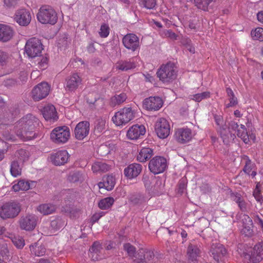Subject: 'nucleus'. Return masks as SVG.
Instances as JSON below:
<instances>
[{
    "instance_id": "f257e3e1",
    "label": "nucleus",
    "mask_w": 263,
    "mask_h": 263,
    "mask_svg": "<svg viewBox=\"0 0 263 263\" xmlns=\"http://www.w3.org/2000/svg\"><path fill=\"white\" fill-rule=\"evenodd\" d=\"M39 120L34 116L28 114L21 118L15 126L16 135L24 140H30L35 138L34 129L39 125Z\"/></svg>"
},
{
    "instance_id": "f03ea898",
    "label": "nucleus",
    "mask_w": 263,
    "mask_h": 263,
    "mask_svg": "<svg viewBox=\"0 0 263 263\" xmlns=\"http://www.w3.org/2000/svg\"><path fill=\"white\" fill-rule=\"evenodd\" d=\"M123 249L129 256L135 258L134 263H151L154 257L153 252L149 250L141 248L136 252V248L129 243H124Z\"/></svg>"
},
{
    "instance_id": "7ed1b4c3",
    "label": "nucleus",
    "mask_w": 263,
    "mask_h": 263,
    "mask_svg": "<svg viewBox=\"0 0 263 263\" xmlns=\"http://www.w3.org/2000/svg\"><path fill=\"white\" fill-rule=\"evenodd\" d=\"M37 18L42 24L54 25L57 22L58 16L55 11L51 6L44 5L40 8Z\"/></svg>"
},
{
    "instance_id": "20e7f679",
    "label": "nucleus",
    "mask_w": 263,
    "mask_h": 263,
    "mask_svg": "<svg viewBox=\"0 0 263 263\" xmlns=\"http://www.w3.org/2000/svg\"><path fill=\"white\" fill-rule=\"evenodd\" d=\"M157 77L164 83H170L174 80L177 76L175 65L168 62L162 65L157 72Z\"/></svg>"
},
{
    "instance_id": "39448f33",
    "label": "nucleus",
    "mask_w": 263,
    "mask_h": 263,
    "mask_svg": "<svg viewBox=\"0 0 263 263\" xmlns=\"http://www.w3.org/2000/svg\"><path fill=\"white\" fill-rule=\"evenodd\" d=\"M69 128L66 126L54 128L50 133L51 141L56 144H64L70 138Z\"/></svg>"
},
{
    "instance_id": "423d86ee",
    "label": "nucleus",
    "mask_w": 263,
    "mask_h": 263,
    "mask_svg": "<svg viewBox=\"0 0 263 263\" xmlns=\"http://www.w3.org/2000/svg\"><path fill=\"white\" fill-rule=\"evenodd\" d=\"M134 118V112L132 108L124 107L116 112L112 120L116 125L120 126L127 123Z\"/></svg>"
},
{
    "instance_id": "0eeeda50",
    "label": "nucleus",
    "mask_w": 263,
    "mask_h": 263,
    "mask_svg": "<svg viewBox=\"0 0 263 263\" xmlns=\"http://www.w3.org/2000/svg\"><path fill=\"white\" fill-rule=\"evenodd\" d=\"M25 48L28 56L32 58L37 57L41 54L43 50V45L39 39L33 37L28 40Z\"/></svg>"
},
{
    "instance_id": "6e6552de",
    "label": "nucleus",
    "mask_w": 263,
    "mask_h": 263,
    "mask_svg": "<svg viewBox=\"0 0 263 263\" xmlns=\"http://www.w3.org/2000/svg\"><path fill=\"white\" fill-rule=\"evenodd\" d=\"M245 260L248 262L256 263L263 259V242H260L254 246L251 253H242Z\"/></svg>"
},
{
    "instance_id": "1a4fd4ad",
    "label": "nucleus",
    "mask_w": 263,
    "mask_h": 263,
    "mask_svg": "<svg viewBox=\"0 0 263 263\" xmlns=\"http://www.w3.org/2000/svg\"><path fill=\"white\" fill-rule=\"evenodd\" d=\"M21 211L18 204L6 203L0 207V217L3 219L12 218L18 215Z\"/></svg>"
},
{
    "instance_id": "9d476101",
    "label": "nucleus",
    "mask_w": 263,
    "mask_h": 263,
    "mask_svg": "<svg viewBox=\"0 0 263 263\" xmlns=\"http://www.w3.org/2000/svg\"><path fill=\"white\" fill-rule=\"evenodd\" d=\"M155 130L159 138H167L170 134V125L168 122L163 118L158 119L155 124Z\"/></svg>"
},
{
    "instance_id": "9b49d317",
    "label": "nucleus",
    "mask_w": 263,
    "mask_h": 263,
    "mask_svg": "<svg viewBox=\"0 0 263 263\" xmlns=\"http://www.w3.org/2000/svg\"><path fill=\"white\" fill-rule=\"evenodd\" d=\"M37 222V217L33 214L22 216L19 220L20 227L22 230L32 231L34 229Z\"/></svg>"
},
{
    "instance_id": "f8f14e48",
    "label": "nucleus",
    "mask_w": 263,
    "mask_h": 263,
    "mask_svg": "<svg viewBox=\"0 0 263 263\" xmlns=\"http://www.w3.org/2000/svg\"><path fill=\"white\" fill-rule=\"evenodd\" d=\"M166 167V159L160 156L154 157L149 162L148 167L151 172L158 174L163 172Z\"/></svg>"
},
{
    "instance_id": "ddd939ff",
    "label": "nucleus",
    "mask_w": 263,
    "mask_h": 263,
    "mask_svg": "<svg viewBox=\"0 0 263 263\" xmlns=\"http://www.w3.org/2000/svg\"><path fill=\"white\" fill-rule=\"evenodd\" d=\"M50 87L46 82H42L35 86L32 90V98L39 101L46 97L49 92Z\"/></svg>"
},
{
    "instance_id": "4468645a",
    "label": "nucleus",
    "mask_w": 263,
    "mask_h": 263,
    "mask_svg": "<svg viewBox=\"0 0 263 263\" xmlns=\"http://www.w3.org/2000/svg\"><path fill=\"white\" fill-rule=\"evenodd\" d=\"M124 47L128 50L135 51L140 47L139 37L134 33H128L122 39Z\"/></svg>"
},
{
    "instance_id": "2eb2a0df",
    "label": "nucleus",
    "mask_w": 263,
    "mask_h": 263,
    "mask_svg": "<svg viewBox=\"0 0 263 263\" xmlns=\"http://www.w3.org/2000/svg\"><path fill=\"white\" fill-rule=\"evenodd\" d=\"M210 252L214 259L217 262L223 261L227 253L223 246L217 242L212 243Z\"/></svg>"
},
{
    "instance_id": "dca6fc26",
    "label": "nucleus",
    "mask_w": 263,
    "mask_h": 263,
    "mask_svg": "<svg viewBox=\"0 0 263 263\" xmlns=\"http://www.w3.org/2000/svg\"><path fill=\"white\" fill-rule=\"evenodd\" d=\"M14 20L20 25L26 26L31 20L30 12L25 9L17 10L15 13Z\"/></svg>"
},
{
    "instance_id": "f3484780",
    "label": "nucleus",
    "mask_w": 263,
    "mask_h": 263,
    "mask_svg": "<svg viewBox=\"0 0 263 263\" xmlns=\"http://www.w3.org/2000/svg\"><path fill=\"white\" fill-rule=\"evenodd\" d=\"M89 122L83 121L79 122L74 129L75 137L78 140H83L89 134L90 129Z\"/></svg>"
},
{
    "instance_id": "a211bd4d",
    "label": "nucleus",
    "mask_w": 263,
    "mask_h": 263,
    "mask_svg": "<svg viewBox=\"0 0 263 263\" xmlns=\"http://www.w3.org/2000/svg\"><path fill=\"white\" fill-rule=\"evenodd\" d=\"M69 158L68 153L66 150L59 151L52 154L50 160L55 165H61L67 163Z\"/></svg>"
},
{
    "instance_id": "6ab92c4d",
    "label": "nucleus",
    "mask_w": 263,
    "mask_h": 263,
    "mask_svg": "<svg viewBox=\"0 0 263 263\" xmlns=\"http://www.w3.org/2000/svg\"><path fill=\"white\" fill-rule=\"evenodd\" d=\"M145 108L149 110H158L163 105L162 99L158 97H151L143 102Z\"/></svg>"
},
{
    "instance_id": "aec40b11",
    "label": "nucleus",
    "mask_w": 263,
    "mask_h": 263,
    "mask_svg": "<svg viewBox=\"0 0 263 263\" xmlns=\"http://www.w3.org/2000/svg\"><path fill=\"white\" fill-rule=\"evenodd\" d=\"M145 133V128L143 125L135 124L127 131V137L130 140H136Z\"/></svg>"
},
{
    "instance_id": "412c9836",
    "label": "nucleus",
    "mask_w": 263,
    "mask_h": 263,
    "mask_svg": "<svg viewBox=\"0 0 263 263\" xmlns=\"http://www.w3.org/2000/svg\"><path fill=\"white\" fill-rule=\"evenodd\" d=\"M177 140L181 143L189 142L192 138L191 130L189 128L178 129L175 133Z\"/></svg>"
},
{
    "instance_id": "4be33fe9",
    "label": "nucleus",
    "mask_w": 263,
    "mask_h": 263,
    "mask_svg": "<svg viewBox=\"0 0 263 263\" xmlns=\"http://www.w3.org/2000/svg\"><path fill=\"white\" fill-rule=\"evenodd\" d=\"M82 79L77 73H73L67 80L66 88L69 91L76 90L81 84Z\"/></svg>"
},
{
    "instance_id": "5701e85b",
    "label": "nucleus",
    "mask_w": 263,
    "mask_h": 263,
    "mask_svg": "<svg viewBox=\"0 0 263 263\" xmlns=\"http://www.w3.org/2000/svg\"><path fill=\"white\" fill-rule=\"evenodd\" d=\"M141 171V165L138 163H133L124 169V174L128 178L132 179L137 177Z\"/></svg>"
},
{
    "instance_id": "b1692460",
    "label": "nucleus",
    "mask_w": 263,
    "mask_h": 263,
    "mask_svg": "<svg viewBox=\"0 0 263 263\" xmlns=\"http://www.w3.org/2000/svg\"><path fill=\"white\" fill-rule=\"evenodd\" d=\"M13 35V31L9 26L0 24V41L6 42L9 41Z\"/></svg>"
},
{
    "instance_id": "393cba45",
    "label": "nucleus",
    "mask_w": 263,
    "mask_h": 263,
    "mask_svg": "<svg viewBox=\"0 0 263 263\" xmlns=\"http://www.w3.org/2000/svg\"><path fill=\"white\" fill-rule=\"evenodd\" d=\"M42 113L43 117L47 121H55L58 118L55 108L53 105L45 106L43 108Z\"/></svg>"
},
{
    "instance_id": "a878e982",
    "label": "nucleus",
    "mask_w": 263,
    "mask_h": 263,
    "mask_svg": "<svg viewBox=\"0 0 263 263\" xmlns=\"http://www.w3.org/2000/svg\"><path fill=\"white\" fill-rule=\"evenodd\" d=\"M115 184V179L111 175L104 176L102 179V181L98 183V186L100 189L104 188L107 191L111 190Z\"/></svg>"
},
{
    "instance_id": "bb28decb",
    "label": "nucleus",
    "mask_w": 263,
    "mask_h": 263,
    "mask_svg": "<svg viewBox=\"0 0 263 263\" xmlns=\"http://www.w3.org/2000/svg\"><path fill=\"white\" fill-rule=\"evenodd\" d=\"M9 55L7 52L0 50V76L7 73L6 68L9 62Z\"/></svg>"
},
{
    "instance_id": "cd10ccee",
    "label": "nucleus",
    "mask_w": 263,
    "mask_h": 263,
    "mask_svg": "<svg viewBox=\"0 0 263 263\" xmlns=\"http://www.w3.org/2000/svg\"><path fill=\"white\" fill-rule=\"evenodd\" d=\"M154 155L153 149L149 147H143L137 155V160L141 162H145Z\"/></svg>"
},
{
    "instance_id": "c85d7f7f",
    "label": "nucleus",
    "mask_w": 263,
    "mask_h": 263,
    "mask_svg": "<svg viewBox=\"0 0 263 263\" xmlns=\"http://www.w3.org/2000/svg\"><path fill=\"white\" fill-rule=\"evenodd\" d=\"M218 132L223 143L226 145L232 142L236 137L234 134L230 133L227 127L226 128H222L221 129H219Z\"/></svg>"
},
{
    "instance_id": "c756f323",
    "label": "nucleus",
    "mask_w": 263,
    "mask_h": 263,
    "mask_svg": "<svg viewBox=\"0 0 263 263\" xmlns=\"http://www.w3.org/2000/svg\"><path fill=\"white\" fill-rule=\"evenodd\" d=\"M38 211L44 215L53 213L56 209V206L51 203H44L40 204L37 208Z\"/></svg>"
},
{
    "instance_id": "7c9ffc66",
    "label": "nucleus",
    "mask_w": 263,
    "mask_h": 263,
    "mask_svg": "<svg viewBox=\"0 0 263 263\" xmlns=\"http://www.w3.org/2000/svg\"><path fill=\"white\" fill-rule=\"evenodd\" d=\"M116 69L122 70L127 71L136 67V64L134 62L130 61H120L116 66Z\"/></svg>"
},
{
    "instance_id": "2f4dec72",
    "label": "nucleus",
    "mask_w": 263,
    "mask_h": 263,
    "mask_svg": "<svg viewBox=\"0 0 263 263\" xmlns=\"http://www.w3.org/2000/svg\"><path fill=\"white\" fill-rule=\"evenodd\" d=\"M30 250L32 254L36 256L44 255L46 252L45 248L38 243H34L30 246Z\"/></svg>"
},
{
    "instance_id": "473e14b6",
    "label": "nucleus",
    "mask_w": 263,
    "mask_h": 263,
    "mask_svg": "<svg viewBox=\"0 0 263 263\" xmlns=\"http://www.w3.org/2000/svg\"><path fill=\"white\" fill-rule=\"evenodd\" d=\"M85 175L84 174L79 172H73L69 174L67 180L71 182H82L85 179Z\"/></svg>"
},
{
    "instance_id": "72a5a7b5",
    "label": "nucleus",
    "mask_w": 263,
    "mask_h": 263,
    "mask_svg": "<svg viewBox=\"0 0 263 263\" xmlns=\"http://www.w3.org/2000/svg\"><path fill=\"white\" fill-rule=\"evenodd\" d=\"M110 166L102 161L95 162L92 165V170L94 173L106 172L110 169Z\"/></svg>"
},
{
    "instance_id": "f704fd0d",
    "label": "nucleus",
    "mask_w": 263,
    "mask_h": 263,
    "mask_svg": "<svg viewBox=\"0 0 263 263\" xmlns=\"http://www.w3.org/2000/svg\"><path fill=\"white\" fill-rule=\"evenodd\" d=\"M102 249V248L99 242L96 241L93 243L90 249L92 260H97L99 258H101V257H99L98 256Z\"/></svg>"
},
{
    "instance_id": "c9c22d12",
    "label": "nucleus",
    "mask_w": 263,
    "mask_h": 263,
    "mask_svg": "<svg viewBox=\"0 0 263 263\" xmlns=\"http://www.w3.org/2000/svg\"><path fill=\"white\" fill-rule=\"evenodd\" d=\"M79 211V210L72 204H66L62 208V212L70 217L75 216Z\"/></svg>"
},
{
    "instance_id": "e433bc0d",
    "label": "nucleus",
    "mask_w": 263,
    "mask_h": 263,
    "mask_svg": "<svg viewBox=\"0 0 263 263\" xmlns=\"http://www.w3.org/2000/svg\"><path fill=\"white\" fill-rule=\"evenodd\" d=\"M236 132L237 136L240 138L245 143L247 144L249 142V136L244 125L241 124Z\"/></svg>"
},
{
    "instance_id": "4c0bfd02",
    "label": "nucleus",
    "mask_w": 263,
    "mask_h": 263,
    "mask_svg": "<svg viewBox=\"0 0 263 263\" xmlns=\"http://www.w3.org/2000/svg\"><path fill=\"white\" fill-rule=\"evenodd\" d=\"M12 188L15 192L27 191L30 189V184L29 182L22 180L13 185Z\"/></svg>"
},
{
    "instance_id": "58836bf2",
    "label": "nucleus",
    "mask_w": 263,
    "mask_h": 263,
    "mask_svg": "<svg viewBox=\"0 0 263 263\" xmlns=\"http://www.w3.org/2000/svg\"><path fill=\"white\" fill-rule=\"evenodd\" d=\"M200 250L196 245L190 244L187 248V253L192 259H195L200 253Z\"/></svg>"
},
{
    "instance_id": "ea45409f",
    "label": "nucleus",
    "mask_w": 263,
    "mask_h": 263,
    "mask_svg": "<svg viewBox=\"0 0 263 263\" xmlns=\"http://www.w3.org/2000/svg\"><path fill=\"white\" fill-rule=\"evenodd\" d=\"M127 99V96L125 93H121L116 95L111 99V103L112 105L116 106L123 103Z\"/></svg>"
},
{
    "instance_id": "a19ab883",
    "label": "nucleus",
    "mask_w": 263,
    "mask_h": 263,
    "mask_svg": "<svg viewBox=\"0 0 263 263\" xmlns=\"http://www.w3.org/2000/svg\"><path fill=\"white\" fill-rule=\"evenodd\" d=\"M22 167L17 161L14 160L11 162L10 172L13 177H17L21 174Z\"/></svg>"
},
{
    "instance_id": "79ce46f5",
    "label": "nucleus",
    "mask_w": 263,
    "mask_h": 263,
    "mask_svg": "<svg viewBox=\"0 0 263 263\" xmlns=\"http://www.w3.org/2000/svg\"><path fill=\"white\" fill-rule=\"evenodd\" d=\"M114 199L112 197H107L101 200L99 203V207L102 210L109 209L114 203Z\"/></svg>"
},
{
    "instance_id": "37998d69",
    "label": "nucleus",
    "mask_w": 263,
    "mask_h": 263,
    "mask_svg": "<svg viewBox=\"0 0 263 263\" xmlns=\"http://www.w3.org/2000/svg\"><path fill=\"white\" fill-rule=\"evenodd\" d=\"M130 201L134 204H140L145 202L147 199L141 194H137L132 195L130 198Z\"/></svg>"
},
{
    "instance_id": "c03bdc74",
    "label": "nucleus",
    "mask_w": 263,
    "mask_h": 263,
    "mask_svg": "<svg viewBox=\"0 0 263 263\" xmlns=\"http://www.w3.org/2000/svg\"><path fill=\"white\" fill-rule=\"evenodd\" d=\"M194 4L197 8L203 11H208V6L212 2L211 0H194Z\"/></svg>"
},
{
    "instance_id": "a18cd8bd",
    "label": "nucleus",
    "mask_w": 263,
    "mask_h": 263,
    "mask_svg": "<svg viewBox=\"0 0 263 263\" xmlns=\"http://www.w3.org/2000/svg\"><path fill=\"white\" fill-rule=\"evenodd\" d=\"M226 91L230 101V103L227 105V107H230L236 105L238 103V101L237 98L235 97L233 90L230 88H227Z\"/></svg>"
},
{
    "instance_id": "49530a36",
    "label": "nucleus",
    "mask_w": 263,
    "mask_h": 263,
    "mask_svg": "<svg viewBox=\"0 0 263 263\" xmlns=\"http://www.w3.org/2000/svg\"><path fill=\"white\" fill-rule=\"evenodd\" d=\"M251 36L254 40L263 41V28L258 27L251 31Z\"/></svg>"
},
{
    "instance_id": "de8ad7c7",
    "label": "nucleus",
    "mask_w": 263,
    "mask_h": 263,
    "mask_svg": "<svg viewBox=\"0 0 263 263\" xmlns=\"http://www.w3.org/2000/svg\"><path fill=\"white\" fill-rule=\"evenodd\" d=\"M214 118L215 122L217 126H218L219 129H221L222 128H226L227 127L226 121L223 120V117L221 115L214 114Z\"/></svg>"
},
{
    "instance_id": "09e8293b",
    "label": "nucleus",
    "mask_w": 263,
    "mask_h": 263,
    "mask_svg": "<svg viewBox=\"0 0 263 263\" xmlns=\"http://www.w3.org/2000/svg\"><path fill=\"white\" fill-rule=\"evenodd\" d=\"M64 222L60 217H57L50 222V227L53 230H58L64 226Z\"/></svg>"
},
{
    "instance_id": "8fccbe9b",
    "label": "nucleus",
    "mask_w": 263,
    "mask_h": 263,
    "mask_svg": "<svg viewBox=\"0 0 263 263\" xmlns=\"http://www.w3.org/2000/svg\"><path fill=\"white\" fill-rule=\"evenodd\" d=\"M0 256L4 259H9V251L6 243H0Z\"/></svg>"
},
{
    "instance_id": "3c124183",
    "label": "nucleus",
    "mask_w": 263,
    "mask_h": 263,
    "mask_svg": "<svg viewBox=\"0 0 263 263\" xmlns=\"http://www.w3.org/2000/svg\"><path fill=\"white\" fill-rule=\"evenodd\" d=\"M253 223H252L251 226L245 225L244 226H242L241 233L246 236L251 237L253 234Z\"/></svg>"
},
{
    "instance_id": "603ef678",
    "label": "nucleus",
    "mask_w": 263,
    "mask_h": 263,
    "mask_svg": "<svg viewBox=\"0 0 263 263\" xmlns=\"http://www.w3.org/2000/svg\"><path fill=\"white\" fill-rule=\"evenodd\" d=\"M210 92L209 91H205L194 95L192 99L196 102H200L203 99L210 98Z\"/></svg>"
},
{
    "instance_id": "864d4df0",
    "label": "nucleus",
    "mask_w": 263,
    "mask_h": 263,
    "mask_svg": "<svg viewBox=\"0 0 263 263\" xmlns=\"http://www.w3.org/2000/svg\"><path fill=\"white\" fill-rule=\"evenodd\" d=\"M13 243L18 249H22L25 245L24 240L20 236L12 237Z\"/></svg>"
},
{
    "instance_id": "5fc2aeb1",
    "label": "nucleus",
    "mask_w": 263,
    "mask_h": 263,
    "mask_svg": "<svg viewBox=\"0 0 263 263\" xmlns=\"http://www.w3.org/2000/svg\"><path fill=\"white\" fill-rule=\"evenodd\" d=\"M3 85L8 88H10L17 86L18 82L14 79H7L3 81Z\"/></svg>"
},
{
    "instance_id": "6e6d98bb",
    "label": "nucleus",
    "mask_w": 263,
    "mask_h": 263,
    "mask_svg": "<svg viewBox=\"0 0 263 263\" xmlns=\"http://www.w3.org/2000/svg\"><path fill=\"white\" fill-rule=\"evenodd\" d=\"M240 220L242 223V226L245 225L251 226V224L253 223L251 218L245 214H241L240 215Z\"/></svg>"
},
{
    "instance_id": "4d7b16f0",
    "label": "nucleus",
    "mask_w": 263,
    "mask_h": 263,
    "mask_svg": "<svg viewBox=\"0 0 263 263\" xmlns=\"http://www.w3.org/2000/svg\"><path fill=\"white\" fill-rule=\"evenodd\" d=\"M187 180L186 178L180 179L178 184V192L182 194L186 189Z\"/></svg>"
},
{
    "instance_id": "13d9d810",
    "label": "nucleus",
    "mask_w": 263,
    "mask_h": 263,
    "mask_svg": "<svg viewBox=\"0 0 263 263\" xmlns=\"http://www.w3.org/2000/svg\"><path fill=\"white\" fill-rule=\"evenodd\" d=\"M162 35L172 40H176L178 38V35L170 29L164 30L162 32Z\"/></svg>"
},
{
    "instance_id": "bf43d9fd",
    "label": "nucleus",
    "mask_w": 263,
    "mask_h": 263,
    "mask_svg": "<svg viewBox=\"0 0 263 263\" xmlns=\"http://www.w3.org/2000/svg\"><path fill=\"white\" fill-rule=\"evenodd\" d=\"M16 156L21 161H24L28 157L27 152L23 149L18 150L16 153Z\"/></svg>"
},
{
    "instance_id": "052dcab7",
    "label": "nucleus",
    "mask_w": 263,
    "mask_h": 263,
    "mask_svg": "<svg viewBox=\"0 0 263 263\" xmlns=\"http://www.w3.org/2000/svg\"><path fill=\"white\" fill-rule=\"evenodd\" d=\"M105 121L102 119L98 120L95 126V130L98 133L102 132L105 129Z\"/></svg>"
},
{
    "instance_id": "680f3d73",
    "label": "nucleus",
    "mask_w": 263,
    "mask_h": 263,
    "mask_svg": "<svg viewBox=\"0 0 263 263\" xmlns=\"http://www.w3.org/2000/svg\"><path fill=\"white\" fill-rule=\"evenodd\" d=\"M109 33V28L108 25L106 24L102 25L101 26L100 31L99 32L100 35L102 37H107Z\"/></svg>"
},
{
    "instance_id": "e2e57ef3",
    "label": "nucleus",
    "mask_w": 263,
    "mask_h": 263,
    "mask_svg": "<svg viewBox=\"0 0 263 263\" xmlns=\"http://www.w3.org/2000/svg\"><path fill=\"white\" fill-rule=\"evenodd\" d=\"M253 165H254L252 163L251 161L249 159L247 158L246 161L245 166L243 170V171L246 174L250 175V173L253 168Z\"/></svg>"
},
{
    "instance_id": "0e129e2a",
    "label": "nucleus",
    "mask_w": 263,
    "mask_h": 263,
    "mask_svg": "<svg viewBox=\"0 0 263 263\" xmlns=\"http://www.w3.org/2000/svg\"><path fill=\"white\" fill-rule=\"evenodd\" d=\"M143 4L147 9H153L156 5V0H144Z\"/></svg>"
},
{
    "instance_id": "69168bd1",
    "label": "nucleus",
    "mask_w": 263,
    "mask_h": 263,
    "mask_svg": "<svg viewBox=\"0 0 263 263\" xmlns=\"http://www.w3.org/2000/svg\"><path fill=\"white\" fill-rule=\"evenodd\" d=\"M48 65V59L46 57H42L38 62L39 67L43 70L46 68Z\"/></svg>"
},
{
    "instance_id": "338daca9",
    "label": "nucleus",
    "mask_w": 263,
    "mask_h": 263,
    "mask_svg": "<svg viewBox=\"0 0 263 263\" xmlns=\"http://www.w3.org/2000/svg\"><path fill=\"white\" fill-rule=\"evenodd\" d=\"M18 3V0H4V6L7 8L15 7Z\"/></svg>"
},
{
    "instance_id": "774afa93",
    "label": "nucleus",
    "mask_w": 263,
    "mask_h": 263,
    "mask_svg": "<svg viewBox=\"0 0 263 263\" xmlns=\"http://www.w3.org/2000/svg\"><path fill=\"white\" fill-rule=\"evenodd\" d=\"M183 45L185 46L186 49L189 50L191 53H195V49L194 47L192 46L190 40H186L185 43H183Z\"/></svg>"
}]
</instances>
